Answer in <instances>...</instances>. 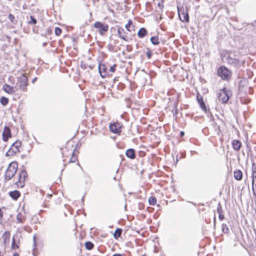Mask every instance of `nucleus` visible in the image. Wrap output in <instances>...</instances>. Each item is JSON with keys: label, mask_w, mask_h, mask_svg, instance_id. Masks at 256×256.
I'll use <instances>...</instances> for the list:
<instances>
[{"label": "nucleus", "mask_w": 256, "mask_h": 256, "mask_svg": "<svg viewBox=\"0 0 256 256\" xmlns=\"http://www.w3.org/2000/svg\"><path fill=\"white\" fill-rule=\"evenodd\" d=\"M126 156L131 159H134L136 158L135 151L132 148H129L126 150Z\"/></svg>", "instance_id": "14"}, {"label": "nucleus", "mask_w": 256, "mask_h": 256, "mask_svg": "<svg viewBox=\"0 0 256 256\" xmlns=\"http://www.w3.org/2000/svg\"><path fill=\"white\" fill-rule=\"evenodd\" d=\"M158 6L160 8H162L164 7V6L161 4L160 3L158 4Z\"/></svg>", "instance_id": "41"}, {"label": "nucleus", "mask_w": 256, "mask_h": 256, "mask_svg": "<svg viewBox=\"0 0 256 256\" xmlns=\"http://www.w3.org/2000/svg\"><path fill=\"white\" fill-rule=\"evenodd\" d=\"M112 256H122V255L120 254H115Z\"/></svg>", "instance_id": "42"}, {"label": "nucleus", "mask_w": 256, "mask_h": 256, "mask_svg": "<svg viewBox=\"0 0 256 256\" xmlns=\"http://www.w3.org/2000/svg\"><path fill=\"white\" fill-rule=\"evenodd\" d=\"M2 140L7 142L10 138H11V131L9 127L5 126L2 132Z\"/></svg>", "instance_id": "10"}, {"label": "nucleus", "mask_w": 256, "mask_h": 256, "mask_svg": "<svg viewBox=\"0 0 256 256\" xmlns=\"http://www.w3.org/2000/svg\"><path fill=\"white\" fill-rule=\"evenodd\" d=\"M121 124L118 122H114L110 125V130L111 132L114 134L121 132Z\"/></svg>", "instance_id": "8"}, {"label": "nucleus", "mask_w": 256, "mask_h": 256, "mask_svg": "<svg viewBox=\"0 0 256 256\" xmlns=\"http://www.w3.org/2000/svg\"><path fill=\"white\" fill-rule=\"evenodd\" d=\"M52 32V31H51V30H50V29H48V34H49V33H50V32Z\"/></svg>", "instance_id": "49"}, {"label": "nucleus", "mask_w": 256, "mask_h": 256, "mask_svg": "<svg viewBox=\"0 0 256 256\" xmlns=\"http://www.w3.org/2000/svg\"><path fill=\"white\" fill-rule=\"evenodd\" d=\"M251 24L253 26L256 25V20H255L254 22H252Z\"/></svg>", "instance_id": "45"}, {"label": "nucleus", "mask_w": 256, "mask_h": 256, "mask_svg": "<svg viewBox=\"0 0 256 256\" xmlns=\"http://www.w3.org/2000/svg\"><path fill=\"white\" fill-rule=\"evenodd\" d=\"M34 242H35V241H36V236H34Z\"/></svg>", "instance_id": "50"}, {"label": "nucleus", "mask_w": 256, "mask_h": 256, "mask_svg": "<svg viewBox=\"0 0 256 256\" xmlns=\"http://www.w3.org/2000/svg\"><path fill=\"white\" fill-rule=\"evenodd\" d=\"M256 173V166L254 162L252 163V174Z\"/></svg>", "instance_id": "34"}, {"label": "nucleus", "mask_w": 256, "mask_h": 256, "mask_svg": "<svg viewBox=\"0 0 256 256\" xmlns=\"http://www.w3.org/2000/svg\"><path fill=\"white\" fill-rule=\"evenodd\" d=\"M197 100L200 104V108L206 112V108L205 105V104L202 100V98L201 96H197Z\"/></svg>", "instance_id": "17"}, {"label": "nucleus", "mask_w": 256, "mask_h": 256, "mask_svg": "<svg viewBox=\"0 0 256 256\" xmlns=\"http://www.w3.org/2000/svg\"><path fill=\"white\" fill-rule=\"evenodd\" d=\"M11 247L12 250H16L18 248V246L16 244V240H14V237H13L12 238V242Z\"/></svg>", "instance_id": "30"}, {"label": "nucleus", "mask_w": 256, "mask_h": 256, "mask_svg": "<svg viewBox=\"0 0 256 256\" xmlns=\"http://www.w3.org/2000/svg\"><path fill=\"white\" fill-rule=\"evenodd\" d=\"M30 20L28 22V24H36V22H37V20H36L33 16H30Z\"/></svg>", "instance_id": "32"}, {"label": "nucleus", "mask_w": 256, "mask_h": 256, "mask_svg": "<svg viewBox=\"0 0 256 256\" xmlns=\"http://www.w3.org/2000/svg\"><path fill=\"white\" fill-rule=\"evenodd\" d=\"M46 44H46V42H44V43L42 44V46H46Z\"/></svg>", "instance_id": "48"}, {"label": "nucleus", "mask_w": 256, "mask_h": 256, "mask_svg": "<svg viewBox=\"0 0 256 256\" xmlns=\"http://www.w3.org/2000/svg\"><path fill=\"white\" fill-rule=\"evenodd\" d=\"M22 143L20 141H16L12 144L11 147L6 152V156H13L17 152H19V148L21 146Z\"/></svg>", "instance_id": "3"}, {"label": "nucleus", "mask_w": 256, "mask_h": 256, "mask_svg": "<svg viewBox=\"0 0 256 256\" xmlns=\"http://www.w3.org/2000/svg\"><path fill=\"white\" fill-rule=\"evenodd\" d=\"M147 32V30L144 28H142L139 30L138 36L140 38H143L146 35Z\"/></svg>", "instance_id": "18"}, {"label": "nucleus", "mask_w": 256, "mask_h": 256, "mask_svg": "<svg viewBox=\"0 0 256 256\" xmlns=\"http://www.w3.org/2000/svg\"><path fill=\"white\" fill-rule=\"evenodd\" d=\"M226 62L232 64H236L238 62V60L232 58L230 56H226Z\"/></svg>", "instance_id": "21"}, {"label": "nucleus", "mask_w": 256, "mask_h": 256, "mask_svg": "<svg viewBox=\"0 0 256 256\" xmlns=\"http://www.w3.org/2000/svg\"><path fill=\"white\" fill-rule=\"evenodd\" d=\"M234 177L236 180H241L242 177V172L240 170H235L234 172Z\"/></svg>", "instance_id": "19"}, {"label": "nucleus", "mask_w": 256, "mask_h": 256, "mask_svg": "<svg viewBox=\"0 0 256 256\" xmlns=\"http://www.w3.org/2000/svg\"><path fill=\"white\" fill-rule=\"evenodd\" d=\"M9 196L14 200H17L20 196V194L19 191L14 190L9 192Z\"/></svg>", "instance_id": "16"}, {"label": "nucleus", "mask_w": 256, "mask_h": 256, "mask_svg": "<svg viewBox=\"0 0 256 256\" xmlns=\"http://www.w3.org/2000/svg\"><path fill=\"white\" fill-rule=\"evenodd\" d=\"M18 84L19 86V88L22 90L26 91L27 90L28 78L24 74H22L18 78Z\"/></svg>", "instance_id": "5"}, {"label": "nucleus", "mask_w": 256, "mask_h": 256, "mask_svg": "<svg viewBox=\"0 0 256 256\" xmlns=\"http://www.w3.org/2000/svg\"><path fill=\"white\" fill-rule=\"evenodd\" d=\"M232 148L236 150H238L241 146L242 143L239 140H234L232 142Z\"/></svg>", "instance_id": "15"}, {"label": "nucleus", "mask_w": 256, "mask_h": 256, "mask_svg": "<svg viewBox=\"0 0 256 256\" xmlns=\"http://www.w3.org/2000/svg\"><path fill=\"white\" fill-rule=\"evenodd\" d=\"M256 180V176L254 174H252V186L254 184V181Z\"/></svg>", "instance_id": "39"}, {"label": "nucleus", "mask_w": 256, "mask_h": 256, "mask_svg": "<svg viewBox=\"0 0 256 256\" xmlns=\"http://www.w3.org/2000/svg\"><path fill=\"white\" fill-rule=\"evenodd\" d=\"M4 212L0 208V224H2V218H3Z\"/></svg>", "instance_id": "36"}, {"label": "nucleus", "mask_w": 256, "mask_h": 256, "mask_svg": "<svg viewBox=\"0 0 256 256\" xmlns=\"http://www.w3.org/2000/svg\"><path fill=\"white\" fill-rule=\"evenodd\" d=\"M100 74L102 78H104L106 76V68L104 64H100L98 66Z\"/></svg>", "instance_id": "12"}, {"label": "nucleus", "mask_w": 256, "mask_h": 256, "mask_svg": "<svg viewBox=\"0 0 256 256\" xmlns=\"http://www.w3.org/2000/svg\"><path fill=\"white\" fill-rule=\"evenodd\" d=\"M116 64H114L113 66H111L110 68V71L112 72H114L116 70Z\"/></svg>", "instance_id": "38"}, {"label": "nucleus", "mask_w": 256, "mask_h": 256, "mask_svg": "<svg viewBox=\"0 0 256 256\" xmlns=\"http://www.w3.org/2000/svg\"><path fill=\"white\" fill-rule=\"evenodd\" d=\"M150 40L152 44L155 46L158 45L160 43L158 37V36H154L151 37Z\"/></svg>", "instance_id": "22"}, {"label": "nucleus", "mask_w": 256, "mask_h": 256, "mask_svg": "<svg viewBox=\"0 0 256 256\" xmlns=\"http://www.w3.org/2000/svg\"><path fill=\"white\" fill-rule=\"evenodd\" d=\"M18 169V164L16 162H12L9 164L4 174V180L8 181L15 175Z\"/></svg>", "instance_id": "1"}, {"label": "nucleus", "mask_w": 256, "mask_h": 256, "mask_svg": "<svg viewBox=\"0 0 256 256\" xmlns=\"http://www.w3.org/2000/svg\"><path fill=\"white\" fill-rule=\"evenodd\" d=\"M180 134L181 136H183L184 135V132H181Z\"/></svg>", "instance_id": "46"}, {"label": "nucleus", "mask_w": 256, "mask_h": 256, "mask_svg": "<svg viewBox=\"0 0 256 256\" xmlns=\"http://www.w3.org/2000/svg\"><path fill=\"white\" fill-rule=\"evenodd\" d=\"M28 176L26 171L23 169L18 174V180L16 182L18 188H23L26 184V178Z\"/></svg>", "instance_id": "4"}, {"label": "nucleus", "mask_w": 256, "mask_h": 256, "mask_svg": "<svg viewBox=\"0 0 256 256\" xmlns=\"http://www.w3.org/2000/svg\"><path fill=\"white\" fill-rule=\"evenodd\" d=\"M149 204L154 206L156 202V198L154 196H150L148 199Z\"/></svg>", "instance_id": "26"}, {"label": "nucleus", "mask_w": 256, "mask_h": 256, "mask_svg": "<svg viewBox=\"0 0 256 256\" xmlns=\"http://www.w3.org/2000/svg\"><path fill=\"white\" fill-rule=\"evenodd\" d=\"M218 74L223 80H228L231 74V72L225 66H221L218 70Z\"/></svg>", "instance_id": "2"}, {"label": "nucleus", "mask_w": 256, "mask_h": 256, "mask_svg": "<svg viewBox=\"0 0 256 256\" xmlns=\"http://www.w3.org/2000/svg\"><path fill=\"white\" fill-rule=\"evenodd\" d=\"M85 246L86 248L88 250H91L93 248L94 245V244L90 242H86L85 243Z\"/></svg>", "instance_id": "25"}, {"label": "nucleus", "mask_w": 256, "mask_h": 256, "mask_svg": "<svg viewBox=\"0 0 256 256\" xmlns=\"http://www.w3.org/2000/svg\"><path fill=\"white\" fill-rule=\"evenodd\" d=\"M8 18L12 23L16 24V20H15V18L14 16H13L11 14H8Z\"/></svg>", "instance_id": "29"}, {"label": "nucleus", "mask_w": 256, "mask_h": 256, "mask_svg": "<svg viewBox=\"0 0 256 256\" xmlns=\"http://www.w3.org/2000/svg\"><path fill=\"white\" fill-rule=\"evenodd\" d=\"M218 98L222 103H226L229 99L228 92L226 88H224L218 94Z\"/></svg>", "instance_id": "7"}, {"label": "nucleus", "mask_w": 256, "mask_h": 256, "mask_svg": "<svg viewBox=\"0 0 256 256\" xmlns=\"http://www.w3.org/2000/svg\"><path fill=\"white\" fill-rule=\"evenodd\" d=\"M94 27L98 29L99 34L103 36L108 30V26L107 24H103L100 22H96L94 24Z\"/></svg>", "instance_id": "6"}, {"label": "nucleus", "mask_w": 256, "mask_h": 256, "mask_svg": "<svg viewBox=\"0 0 256 256\" xmlns=\"http://www.w3.org/2000/svg\"><path fill=\"white\" fill-rule=\"evenodd\" d=\"M2 238L5 244L8 242L10 239V232L8 231L5 232L2 235Z\"/></svg>", "instance_id": "20"}, {"label": "nucleus", "mask_w": 256, "mask_h": 256, "mask_svg": "<svg viewBox=\"0 0 256 256\" xmlns=\"http://www.w3.org/2000/svg\"><path fill=\"white\" fill-rule=\"evenodd\" d=\"M36 80H37V78H34L32 80V82L33 84H34V82Z\"/></svg>", "instance_id": "44"}, {"label": "nucleus", "mask_w": 256, "mask_h": 256, "mask_svg": "<svg viewBox=\"0 0 256 256\" xmlns=\"http://www.w3.org/2000/svg\"><path fill=\"white\" fill-rule=\"evenodd\" d=\"M48 196L49 197H50V196H52V194H48Z\"/></svg>", "instance_id": "52"}, {"label": "nucleus", "mask_w": 256, "mask_h": 256, "mask_svg": "<svg viewBox=\"0 0 256 256\" xmlns=\"http://www.w3.org/2000/svg\"><path fill=\"white\" fill-rule=\"evenodd\" d=\"M178 13L180 19L182 22H189V15L188 12L178 10Z\"/></svg>", "instance_id": "11"}, {"label": "nucleus", "mask_w": 256, "mask_h": 256, "mask_svg": "<svg viewBox=\"0 0 256 256\" xmlns=\"http://www.w3.org/2000/svg\"><path fill=\"white\" fill-rule=\"evenodd\" d=\"M146 56L147 58L150 59L152 57V52L150 50H148L146 52Z\"/></svg>", "instance_id": "37"}, {"label": "nucleus", "mask_w": 256, "mask_h": 256, "mask_svg": "<svg viewBox=\"0 0 256 256\" xmlns=\"http://www.w3.org/2000/svg\"><path fill=\"white\" fill-rule=\"evenodd\" d=\"M0 102L2 105L6 106L8 102V99L4 96H2L0 99Z\"/></svg>", "instance_id": "24"}, {"label": "nucleus", "mask_w": 256, "mask_h": 256, "mask_svg": "<svg viewBox=\"0 0 256 256\" xmlns=\"http://www.w3.org/2000/svg\"><path fill=\"white\" fill-rule=\"evenodd\" d=\"M13 256H19L18 254V253H14L13 254Z\"/></svg>", "instance_id": "47"}, {"label": "nucleus", "mask_w": 256, "mask_h": 256, "mask_svg": "<svg viewBox=\"0 0 256 256\" xmlns=\"http://www.w3.org/2000/svg\"><path fill=\"white\" fill-rule=\"evenodd\" d=\"M3 90L6 93L13 94L17 91L16 87L12 86L8 84H4L2 86Z\"/></svg>", "instance_id": "9"}, {"label": "nucleus", "mask_w": 256, "mask_h": 256, "mask_svg": "<svg viewBox=\"0 0 256 256\" xmlns=\"http://www.w3.org/2000/svg\"><path fill=\"white\" fill-rule=\"evenodd\" d=\"M174 108H176L175 114H177V112H178V110L176 108V104H174Z\"/></svg>", "instance_id": "43"}, {"label": "nucleus", "mask_w": 256, "mask_h": 256, "mask_svg": "<svg viewBox=\"0 0 256 256\" xmlns=\"http://www.w3.org/2000/svg\"><path fill=\"white\" fill-rule=\"evenodd\" d=\"M132 24V20H128V24H126L125 26V28L126 30L128 32H131L132 30L130 29V26Z\"/></svg>", "instance_id": "28"}, {"label": "nucleus", "mask_w": 256, "mask_h": 256, "mask_svg": "<svg viewBox=\"0 0 256 256\" xmlns=\"http://www.w3.org/2000/svg\"><path fill=\"white\" fill-rule=\"evenodd\" d=\"M124 209H125V210H126V204H125V206H124Z\"/></svg>", "instance_id": "51"}, {"label": "nucleus", "mask_w": 256, "mask_h": 256, "mask_svg": "<svg viewBox=\"0 0 256 256\" xmlns=\"http://www.w3.org/2000/svg\"><path fill=\"white\" fill-rule=\"evenodd\" d=\"M122 232V229L120 228H116L114 234V238H115L116 239H118L119 237L120 236Z\"/></svg>", "instance_id": "23"}, {"label": "nucleus", "mask_w": 256, "mask_h": 256, "mask_svg": "<svg viewBox=\"0 0 256 256\" xmlns=\"http://www.w3.org/2000/svg\"><path fill=\"white\" fill-rule=\"evenodd\" d=\"M222 230L224 233L227 234L229 232V228L226 224H222Z\"/></svg>", "instance_id": "27"}, {"label": "nucleus", "mask_w": 256, "mask_h": 256, "mask_svg": "<svg viewBox=\"0 0 256 256\" xmlns=\"http://www.w3.org/2000/svg\"><path fill=\"white\" fill-rule=\"evenodd\" d=\"M54 32L56 36H59L62 33V30L58 27H56L54 29Z\"/></svg>", "instance_id": "33"}, {"label": "nucleus", "mask_w": 256, "mask_h": 256, "mask_svg": "<svg viewBox=\"0 0 256 256\" xmlns=\"http://www.w3.org/2000/svg\"><path fill=\"white\" fill-rule=\"evenodd\" d=\"M217 211L218 214H222V206L220 204H218V208H217Z\"/></svg>", "instance_id": "35"}, {"label": "nucleus", "mask_w": 256, "mask_h": 256, "mask_svg": "<svg viewBox=\"0 0 256 256\" xmlns=\"http://www.w3.org/2000/svg\"><path fill=\"white\" fill-rule=\"evenodd\" d=\"M218 218H219L220 220H222L224 219V216L222 214H218Z\"/></svg>", "instance_id": "40"}, {"label": "nucleus", "mask_w": 256, "mask_h": 256, "mask_svg": "<svg viewBox=\"0 0 256 256\" xmlns=\"http://www.w3.org/2000/svg\"><path fill=\"white\" fill-rule=\"evenodd\" d=\"M118 34L119 38L126 40V34L124 30L122 28H118Z\"/></svg>", "instance_id": "13"}, {"label": "nucleus", "mask_w": 256, "mask_h": 256, "mask_svg": "<svg viewBox=\"0 0 256 256\" xmlns=\"http://www.w3.org/2000/svg\"><path fill=\"white\" fill-rule=\"evenodd\" d=\"M16 220L18 223H23L22 220V214L20 213H18L16 216Z\"/></svg>", "instance_id": "31"}]
</instances>
